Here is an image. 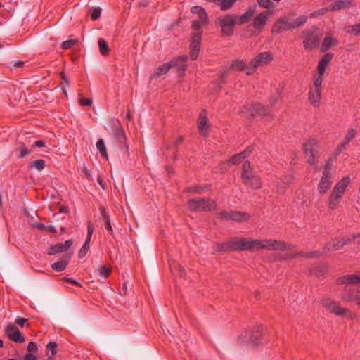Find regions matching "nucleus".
Masks as SVG:
<instances>
[{
  "label": "nucleus",
  "instance_id": "36",
  "mask_svg": "<svg viewBox=\"0 0 360 360\" xmlns=\"http://www.w3.org/2000/svg\"><path fill=\"white\" fill-rule=\"evenodd\" d=\"M111 273V269L107 266H103L97 269L96 276L103 279L106 278Z\"/></svg>",
  "mask_w": 360,
  "mask_h": 360
},
{
  "label": "nucleus",
  "instance_id": "43",
  "mask_svg": "<svg viewBox=\"0 0 360 360\" xmlns=\"http://www.w3.org/2000/svg\"><path fill=\"white\" fill-rule=\"evenodd\" d=\"M207 22V20L202 21V19L199 18L198 20H195L193 21L192 27L195 30V32H200V29L202 25Z\"/></svg>",
  "mask_w": 360,
  "mask_h": 360
},
{
  "label": "nucleus",
  "instance_id": "39",
  "mask_svg": "<svg viewBox=\"0 0 360 360\" xmlns=\"http://www.w3.org/2000/svg\"><path fill=\"white\" fill-rule=\"evenodd\" d=\"M345 31L347 33L354 34H360V22L354 25H348L344 28Z\"/></svg>",
  "mask_w": 360,
  "mask_h": 360
},
{
  "label": "nucleus",
  "instance_id": "48",
  "mask_svg": "<svg viewBox=\"0 0 360 360\" xmlns=\"http://www.w3.org/2000/svg\"><path fill=\"white\" fill-rule=\"evenodd\" d=\"M101 13V8L100 7H97L94 8L92 12L91 13V18L92 20H95L98 19Z\"/></svg>",
  "mask_w": 360,
  "mask_h": 360
},
{
  "label": "nucleus",
  "instance_id": "57",
  "mask_svg": "<svg viewBox=\"0 0 360 360\" xmlns=\"http://www.w3.org/2000/svg\"><path fill=\"white\" fill-rule=\"evenodd\" d=\"M45 146V142L42 140H38V141H36L32 145V147L34 148V147H39V148H42Z\"/></svg>",
  "mask_w": 360,
  "mask_h": 360
},
{
  "label": "nucleus",
  "instance_id": "47",
  "mask_svg": "<svg viewBox=\"0 0 360 360\" xmlns=\"http://www.w3.org/2000/svg\"><path fill=\"white\" fill-rule=\"evenodd\" d=\"M328 10H330L329 7L328 8H323L319 9V10L313 12L311 14V16L312 18H317V17H319L320 15H324Z\"/></svg>",
  "mask_w": 360,
  "mask_h": 360
},
{
  "label": "nucleus",
  "instance_id": "22",
  "mask_svg": "<svg viewBox=\"0 0 360 360\" xmlns=\"http://www.w3.org/2000/svg\"><path fill=\"white\" fill-rule=\"evenodd\" d=\"M352 6V1L349 0H338L329 6L330 10L336 11L341 10L345 8H349Z\"/></svg>",
  "mask_w": 360,
  "mask_h": 360
},
{
  "label": "nucleus",
  "instance_id": "53",
  "mask_svg": "<svg viewBox=\"0 0 360 360\" xmlns=\"http://www.w3.org/2000/svg\"><path fill=\"white\" fill-rule=\"evenodd\" d=\"M82 174H84L88 179L89 180H92L93 179V176L91 175V174L90 173V171L86 168V167H84L83 169H82Z\"/></svg>",
  "mask_w": 360,
  "mask_h": 360
},
{
  "label": "nucleus",
  "instance_id": "51",
  "mask_svg": "<svg viewBox=\"0 0 360 360\" xmlns=\"http://www.w3.org/2000/svg\"><path fill=\"white\" fill-rule=\"evenodd\" d=\"M245 64L243 61L237 60L233 63V68L237 70H242L245 68Z\"/></svg>",
  "mask_w": 360,
  "mask_h": 360
},
{
  "label": "nucleus",
  "instance_id": "50",
  "mask_svg": "<svg viewBox=\"0 0 360 360\" xmlns=\"http://www.w3.org/2000/svg\"><path fill=\"white\" fill-rule=\"evenodd\" d=\"M57 345L54 342H49L46 345L48 349H49L52 354V355H55L57 353L56 350Z\"/></svg>",
  "mask_w": 360,
  "mask_h": 360
},
{
  "label": "nucleus",
  "instance_id": "19",
  "mask_svg": "<svg viewBox=\"0 0 360 360\" xmlns=\"http://www.w3.org/2000/svg\"><path fill=\"white\" fill-rule=\"evenodd\" d=\"M290 22L286 17L280 18L274 24L272 32L279 33L287 30H291L288 27Z\"/></svg>",
  "mask_w": 360,
  "mask_h": 360
},
{
  "label": "nucleus",
  "instance_id": "23",
  "mask_svg": "<svg viewBox=\"0 0 360 360\" xmlns=\"http://www.w3.org/2000/svg\"><path fill=\"white\" fill-rule=\"evenodd\" d=\"M332 59V55L329 53H326L323 56V57L321 58L320 62L319 63L317 70L318 73L320 75H323L326 68L328 65V63Z\"/></svg>",
  "mask_w": 360,
  "mask_h": 360
},
{
  "label": "nucleus",
  "instance_id": "44",
  "mask_svg": "<svg viewBox=\"0 0 360 360\" xmlns=\"http://www.w3.org/2000/svg\"><path fill=\"white\" fill-rule=\"evenodd\" d=\"M207 187V185H205L203 186L190 187L188 188V191L194 193L201 194L205 191Z\"/></svg>",
  "mask_w": 360,
  "mask_h": 360
},
{
  "label": "nucleus",
  "instance_id": "42",
  "mask_svg": "<svg viewBox=\"0 0 360 360\" xmlns=\"http://www.w3.org/2000/svg\"><path fill=\"white\" fill-rule=\"evenodd\" d=\"M323 75L317 73L314 80V86L311 89H319L321 90L322 77Z\"/></svg>",
  "mask_w": 360,
  "mask_h": 360
},
{
  "label": "nucleus",
  "instance_id": "3",
  "mask_svg": "<svg viewBox=\"0 0 360 360\" xmlns=\"http://www.w3.org/2000/svg\"><path fill=\"white\" fill-rule=\"evenodd\" d=\"M248 21V13L241 16L233 15H226L218 18L221 32L226 35H230L233 32V27L235 25H240Z\"/></svg>",
  "mask_w": 360,
  "mask_h": 360
},
{
  "label": "nucleus",
  "instance_id": "62",
  "mask_svg": "<svg viewBox=\"0 0 360 360\" xmlns=\"http://www.w3.org/2000/svg\"><path fill=\"white\" fill-rule=\"evenodd\" d=\"M65 280L67 282H70V283H72V284H75V285H77V286H79V287L81 286V284H80V283H79L77 281H75V280H74V279H72V278H65Z\"/></svg>",
  "mask_w": 360,
  "mask_h": 360
},
{
  "label": "nucleus",
  "instance_id": "28",
  "mask_svg": "<svg viewBox=\"0 0 360 360\" xmlns=\"http://www.w3.org/2000/svg\"><path fill=\"white\" fill-rule=\"evenodd\" d=\"M172 68V63H167L160 65L151 76V79L165 75Z\"/></svg>",
  "mask_w": 360,
  "mask_h": 360
},
{
  "label": "nucleus",
  "instance_id": "25",
  "mask_svg": "<svg viewBox=\"0 0 360 360\" xmlns=\"http://www.w3.org/2000/svg\"><path fill=\"white\" fill-rule=\"evenodd\" d=\"M202 37L201 32H195L192 34V41L191 44V49L200 51V41Z\"/></svg>",
  "mask_w": 360,
  "mask_h": 360
},
{
  "label": "nucleus",
  "instance_id": "64",
  "mask_svg": "<svg viewBox=\"0 0 360 360\" xmlns=\"http://www.w3.org/2000/svg\"><path fill=\"white\" fill-rule=\"evenodd\" d=\"M61 76H62V79H63V81L65 82V83L67 85H69V82H68V78L66 77V76H65L63 73H61Z\"/></svg>",
  "mask_w": 360,
  "mask_h": 360
},
{
  "label": "nucleus",
  "instance_id": "16",
  "mask_svg": "<svg viewBox=\"0 0 360 360\" xmlns=\"http://www.w3.org/2000/svg\"><path fill=\"white\" fill-rule=\"evenodd\" d=\"M204 112L205 111L202 112L200 115L198 127L200 134L204 137H207L209 134L210 124L207 118L204 114Z\"/></svg>",
  "mask_w": 360,
  "mask_h": 360
},
{
  "label": "nucleus",
  "instance_id": "49",
  "mask_svg": "<svg viewBox=\"0 0 360 360\" xmlns=\"http://www.w3.org/2000/svg\"><path fill=\"white\" fill-rule=\"evenodd\" d=\"M258 4L264 8H269L274 6L270 0H257Z\"/></svg>",
  "mask_w": 360,
  "mask_h": 360
},
{
  "label": "nucleus",
  "instance_id": "31",
  "mask_svg": "<svg viewBox=\"0 0 360 360\" xmlns=\"http://www.w3.org/2000/svg\"><path fill=\"white\" fill-rule=\"evenodd\" d=\"M336 44H337V40L328 36V37H325V39L321 44V50L322 52H324L326 50H328L329 48H330L332 46L335 45Z\"/></svg>",
  "mask_w": 360,
  "mask_h": 360
},
{
  "label": "nucleus",
  "instance_id": "60",
  "mask_svg": "<svg viewBox=\"0 0 360 360\" xmlns=\"http://www.w3.org/2000/svg\"><path fill=\"white\" fill-rule=\"evenodd\" d=\"M24 360H37V358L32 354H26L24 356Z\"/></svg>",
  "mask_w": 360,
  "mask_h": 360
},
{
  "label": "nucleus",
  "instance_id": "54",
  "mask_svg": "<svg viewBox=\"0 0 360 360\" xmlns=\"http://www.w3.org/2000/svg\"><path fill=\"white\" fill-rule=\"evenodd\" d=\"M79 101L81 105H90L92 103L91 99H86L84 98H80Z\"/></svg>",
  "mask_w": 360,
  "mask_h": 360
},
{
  "label": "nucleus",
  "instance_id": "61",
  "mask_svg": "<svg viewBox=\"0 0 360 360\" xmlns=\"http://www.w3.org/2000/svg\"><path fill=\"white\" fill-rule=\"evenodd\" d=\"M30 155V150H28V149H22L21 150V152H20V156L21 157H24V156H26V155Z\"/></svg>",
  "mask_w": 360,
  "mask_h": 360
},
{
  "label": "nucleus",
  "instance_id": "20",
  "mask_svg": "<svg viewBox=\"0 0 360 360\" xmlns=\"http://www.w3.org/2000/svg\"><path fill=\"white\" fill-rule=\"evenodd\" d=\"M339 285L342 284H358L360 283V275L349 274L339 277L337 281Z\"/></svg>",
  "mask_w": 360,
  "mask_h": 360
},
{
  "label": "nucleus",
  "instance_id": "5",
  "mask_svg": "<svg viewBox=\"0 0 360 360\" xmlns=\"http://www.w3.org/2000/svg\"><path fill=\"white\" fill-rule=\"evenodd\" d=\"M321 304L328 311L336 316H351L349 309L342 307L339 301L334 300L330 297H323L321 300Z\"/></svg>",
  "mask_w": 360,
  "mask_h": 360
},
{
  "label": "nucleus",
  "instance_id": "7",
  "mask_svg": "<svg viewBox=\"0 0 360 360\" xmlns=\"http://www.w3.org/2000/svg\"><path fill=\"white\" fill-rule=\"evenodd\" d=\"M248 247L246 239L235 237L227 241L226 243L219 244L218 250L220 251L229 250H243Z\"/></svg>",
  "mask_w": 360,
  "mask_h": 360
},
{
  "label": "nucleus",
  "instance_id": "58",
  "mask_svg": "<svg viewBox=\"0 0 360 360\" xmlns=\"http://www.w3.org/2000/svg\"><path fill=\"white\" fill-rule=\"evenodd\" d=\"M94 232V226L93 225L89 222L87 225V236H91Z\"/></svg>",
  "mask_w": 360,
  "mask_h": 360
},
{
  "label": "nucleus",
  "instance_id": "52",
  "mask_svg": "<svg viewBox=\"0 0 360 360\" xmlns=\"http://www.w3.org/2000/svg\"><path fill=\"white\" fill-rule=\"evenodd\" d=\"M74 44V41L72 40H68L62 43L61 47L63 49H70L72 45Z\"/></svg>",
  "mask_w": 360,
  "mask_h": 360
},
{
  "label": "nucleus",
  "instance_id": "29",
  "mask_svg": "<svg viewBox=\"0 0 360 360\" xmlns=\"http://www.w3.org/2000/svg\"><path fill=\"white\" fill-rule=\"evenodd\" d=\"M101 214L103 221L104 226L108 231H112V227L110 224L109 215L107 214L103 207H100Z\"/></svg>",
  "mask_w": 360,
  "mask_h": 360
},
{
  "label": "nucleus",
  "instance_id": "45",
  "mask_svg": "<svg viewBox=\"0 0 360 360\" xmlns=\"http://www.w3.org/2000/svg\"><path fill=\"white\" fill-rule=\"evenodd\" d=\"M89 250V245L84 243L82 248L78 252L79 258H83Z\"/></svg>",
  "mask_w": 360,
  "mask_h": 360
},
{
  "label": "nucleus",
  "instance_id": "56",
  "mask_svg": "<svg viewBox=\"0 0 360 360\" xmlns=\"http://www.w3.org/2000/svg\"><path fill=\"white\" fill-rule=\"evenodd\" d=\"M27 319L25 318H17L15 320V323L20 326V327H23L24 324L27 322Z\"/></svg>",
  "mask_w": 360,
  "mask_h": 360
},
{
  "label": "nucleus",
  "instance_id": "11",
  "mask_svg": "<svg viewBox=\"0 0 360 360\" xmlns=\"http://www.w3.org/2000/svg\"><path fill=\"white\" fill-rule=\"evenodd\" d=\"M272 60V57L269 53H262L259 54L249 65V75L253 72L255 68L259 65H264Z\"/></svg>",
  "mask_w": 360,
  "mask_h": 360
},
{
  "label": "nucleus",
  "instance_id": "6",
  "mask_svg": "<svg viewBox=\"0 0 360 360\" xmlns=\"http://www.w3.org/2000/svg\"><path fill=\"white\" fill-rule=\"evenodd\" d=\"M217 204L210 199L196 198L188 200V207L191 211H210L216 208Z\"/></svg>",
  "mask_w": 360,
  "mask_h": 360
},
{
  "label": "nucleus",
  "instance_id": "41",
  "mask_svg": "<svg viewBox=\"0 0 360 360\" xmlns=\"http://www.w3.org/2000/svg\"><path fill=\"white\" fill-rule=\"evenodd\" d=\"M98 43L101 53L103 56L108 54V47L106 41L103 39H100Z\"/></svg>",
  "mask_w": 360,
  "mask_h": 360
},
{
  "label": "nucleus",
  "instance_id": "13",
  "mask_svg": "<svg viewBox=\"0 0 360 360\" xmlns=\"http://www.w3.org/2000/svg\"><path fill=\"white\" fill-rule=\"evenodd\" d=\"M5 333L8 338L15 342H24L25 338L14 325H8L5 329Z\"/></svg>",
  "mask_w": 360,
  "mask_h": 360
},
{
  "label": "nucleus",
  "instance_id": "8",
  "mask_svg": "<svg viewBox=\"0 0 360 360\" xmlns=\"http://www.w3.org/2000/svg\"><path fill=\"white\" fill-rule=\"evenodd\" d=\"M359 237L360 233H358L345 237L333 239L330 243L326 244V245L324 247V249L327 250L328 251L338 250L344 245L351 243L355 239L359 238Z\"/></svg>",
  "mask_w": 360,
  "mask_h": 360
},
{
  "label": "nucleus",
  "instance_id": "33",
  "mask_svg": "<svg viewBox=\"0 0 360 360\" xmlns=\"http://www.w3.org/2000/svg\"><path fill=\"white\" fill-rule=\"evenodd\" d=\"M307 20V17L305 15H301L296 18L294 21L292 22H290L288 27L290 29H295L300 26L303 25Z\"/></svg>",
  "mask_w": 360,
  "mask_h": 360
},
{
  "label": "nucleus",
  "instance_id": "63",
  "mask_svg": "<svg viewBox=\"0 0 360 360\" xmlns=\"http://www.w3.org/2000/svg\"><path fill=\"white\" fill-rule=\"evenodd\" d=\"M98 184L101 185V188H102L103 189H105V184H103V179H102L100 176H98Z\"/></svg>",
  "mask_w": 360,
  "mask_h": 360
},
{
  "label": "nucleus",
  "instance_id": "34",
  "mask_svg": "<svg viewBox=\"0 0 360 360\" xmlns=\"http://www.w3.org/2000/svg\"><path fill=\"white\" fill-rule=\"evenodd\" d=\"M68 260H60L51 264L53 270L60 272L65 270L68 266Z\"/></svg>",
  "mask_w": 360,
  "mask_h": 360
},
{
  "label": "nucleus",
  "instance_id": "40",
  "mask_svg": "<svg viewBox=\"0 0 360 360\" xmlns=\"http://www.w3.org/2000/svg\"><path fill=\"white\" fill-rule=\"evenodd\" d=\"M44 165H45V162L44 161L43 159H37V160L32 162L30 164V167L35 168L38 171H41L44 169Z\"/></svg>",
  "mask_w": 360,
  "mask_h": 360
},
{
  "label": "nucleus",
  "instance_id": "4",
  "mask_svg": "<svg viewBox=\"0 0 360 360\" xmlns=\"http://www.w3.org/2000/svg\"><path fill=\"white\" fill-rule=\"evenodd\" d=\"M350 181L349 176H344L335 184L329 199V209L334 210L336 208L340 200L342 198L347 186L349 185Z\"/></svg>",
  "mask_w": 360,
  "mask_h": 360
},
{
  "label": "nucleus",
  "instance_id": "59",
  "mask_svg": "<svg viewBox=\"0 0 360 360\" xmlns=\"http://www.w3.org/2000/svg\"><path fill=\"white\" fill-rule=\"evenodd\" d=\"M199 51L191 49V58L193 60H195L198 57Z\"/></svg>",
  "mask_w": 360,
  "mask_h": 360
},
{
  "label": "nucleus",
  "instance_id": "35",
  "mask_svg": "<svg viewBox=\"0 0 360 360\" xmlns=\"http://www.w3.org/2000/svg\"><path fill=\"white\" fill-rule=\"evenodd\" d=\"M191 12L193 14H197L198 15V18L202 19V21H205L207 20V14L205 13V9L198 6H193L191 8Z\"/></svg>",
  "mask_w": 360,
  "mask_h": 360
},
{
  "label": "nucleus",
  "instance_id": "55",
  "mask_svg": "<svg viewBox=\"0 0 360 360\" xmlns=\"http://www.w3.org/2000/svg\"><path fill=\"white\" fill-rule=\"evenodd\" d=\"M27 349L30 352H35L37 350V347L34 342H30L27 345Z\"/></svg>",
  "mask_w": 360,
  "mask_h": 360
},
{
  "label": "nucleus",
  "instance_id": "27",
  "mask_svg": "<svg viewBox=\"0 0 360 360\" xmlns=\"http://www.w3.org/2000/svg\"><path fill=\"white\" fill-rule=\"evenodd\" d=\"M356 134V131L353 129H350L345 135L343 141L338 146V150H341L345 148L349 141L355 137Z\"/></svg>",
  "mask_w": 360,
  "mask_h": 360
},
{
  "label": "nucleus",
  "instance_id": "24",
  "mask_svg": "<svg viewBox=\"0 0 360 360\" xmlns=\"http://www.w3.org/2000/svg\"><path fill=\"white\" fill-rule=\"evenodd\" d=\"M340 298L346 302H355L356 304L360 308V295L345 292L340 295Z\"/></svg>",
  "mask_w": 360,
  "mask_h": 360
},
{
  "label": "nucleus",
  "instance_id": "1",
  "mask_svg": "<svg viewBox=\"0 0 360 360\" xmlns=\"http://www.w3.org/2000/svg\"><path fill=\"white\" fill-rule=\"evenodd\" d=\"M270 334L266 326L256 323L253 326L249 335V348L259 349L269 344Z\"/></svg>",
  "mask_w": 360,
  "mask_h": 360
},
{
  "label": "nucleus",
  "instance_id": "30",
  "mask_svg": "<svg viewBox=\"0 0 360 360\" xmlns=\"http://www.w3.org/2000/svg\"><path fill=\"white\" fill-rule=\"evenodd\" d=\"M321 90L311 89L309 93V99L311 103L314 105H318L321 98Z\"/></svg>",
  "mask_w": 360,
  "mask_h": 360
},
{
  "label": "nucleus",
  "instance_id": "26",
  "mask_svg": "<svg viewBox=\"0 0 360 360\" xmlns=\"http://www.w3.org/2000/svg\"><path fill=\"white\" fill-rule=\"evenodd\" d=\"M187 60L186 56H181L175 60L171 61L172 63V67L175 66L179 70L184 71L186 68V61Z\"/></svg>",
  "mask_w": 360,
  "mask_h": 360
},
{
  "label": "nucleus",
  "instance_id": "14",
  "mask_svg": "<svg viewBox=\"0 0 360 360\" xmlns=\"http://www.w3.org/2000/svg\"><path fill=\"white\" fill-rule=\"evenodd\" d=\"M321 38V34L318 32V29L314 27L310 34H308L305 41L304 46L307 49H311L316 47Z\"/></svg>",
  "mask_w": 360,
  "mask_h": 360
},
{
  "label": "nucleus",
  "instance_id": "18",
  "mask_svg": "<svg viewBox=\"0 0 360 360\" xmlns=\"http://www.w3.org/2000/svg\"><path fill=\"white\" fill-rule=\"evenodd\" d=\"M321 255V253L317 251H311L309 252H297L294 250V251H292L290 252H287L285 254V259H292L295 258L298 256H302L305 257L307 258H314V257H318Z\"/></svg>",
  "mask_w": 360,
  "mask_h": 360
},
{
  "label": "nucleus",
  "instance_id": "32",
  "mask_svg": "<svg viewBox=\"0 0 360 360\" xmlns=\"http://www.w3.org/2000/svg\"><path fill=\"white\" fill-rule=\"evenodd\" d=\"M251 111H252V112H251L252 116H256V115L262 116V115H267L266 110L264 107H262V105H260L259 104L253 105L252 107Z\"/></svg>",
  "mask_w": 360,
  "mask_h": 360
},
{
  "label": "nucleus",
  "instance_id": "37",
  "mask_svg": "<svg viewBox=\"0 0 360 360\" xmlns=\"http://www.w3.org/2000/svg\"><path fill=\"white\" fill-rule=\"evenodd\" d=\"M249 185H250L251 187H252V188H254V189L260 188V186H261L260 178L255 174H252L251 176H249Z\"/></svg>",
  "mask_w": 360,
  "mask_h": 360
},
{
  "label": "nucleus",
  "instance_id": "9",
  "mask_svg": "<svg viewBox=\"0 0 360 360\" xmlns=\"http://www.w3.org/2000/svg\"><path fill=\"white\" fill-rule=\"evenodd\" d=\"M296 245L292 243H287L281 240H275L272 238L267 239V249L273 251H288L290 252L294 251Z\"/></svg>",
  "mask_w": 360,
  "mask_h": 360
},
{
  "label": "nucleus",
  "instance_id": "17",
  "mask_svg": "<svg viewBox=\"0 0 360 360\" xmlns=\"http://www.w3.org/2000/svg\"><path fill=\"white\" fill-rule=\"evenodd\" d=\"M218 215L221 219L236 221H240L245 217V214L236 211H223L218 213Z\"/></svg>",
  "mask_w": 360,
  "mask_h": 360
},
{
  "label": "nucleus",
  "instance_id": "38",
  "mask_svg": "<svg viewBox=\"0 0 360 360\" xmlns=\"http://www.w3.org/2000/svg\"><path fill=\"white\" fill-rule=\"evenodd\" d=\"M97 150L100 152L101 156L105 158L108 157L106 148L105 146L104 140L103 139H100L96 144Z\"/></svg>",
  "mask_w": 360,
  "mask_h": 360
},
{
  "label": "nucleus",
  "instance_id": "2",
  "mask_svg": "<svg viewBox=\"0 0 360 360\" xmlns=\"http://www.w3.org/2000/svg\"><path fill=\"white\" fill-rule=\"evenodd\" d=\"M333 167L330 160H328L325 162L324 165L320 169L323 175L317 184V191L319 194H325L330 189L333 182Z\"/></svg>",
  "mask_w": 360,
  "mask_h": 360
},
{
  "label": "nucleus",
  "instance_id": "15",
  "mask_svg": "<svg viewBox=\"0 0 360 360\" xmlns=\"http://www.w3.org/2000/svg\"><path fill=\"white\" fill-rule=\"evenodd\" d=\"M72 245V240H67L64 243H57L50 247L48 255H53L67 251Z\"/></svg>",
  "mask_w": 360,
  "mask_h": 360
},
{
  "label": "nucleus",
  "instance_id": "10",
  "mask_svg": "<svg viewBox=\"0 0 360 360\" xmlns=\"http://www.w3.org/2000/svg\"><path fill=\"white\" fill-rule=\"evenodd\" d=\"M273 11H266L257 15L253 18L252 25L257 32H259L262 30L266 24L268 18L273 13Z\"/></svg>",
  "mask_w": 360,
  "mask_h": 360
},
{
  "label": "nucleus",
  "instance_id": "12",
  "mask_svg": "<svg viewBox=\"0 0 360 360\" xmlns=\"http://www.w3.org/2000/svg\"><path fill=\"white\" fill-rule=\"evenodd\" d=\"M319 148L318 141L315 138H310L304 143L305 155L310 158H314L319 155Z\"/></svg>",
  "mask_w": 360,
  "mask_h": 360
},
{
  "label": "nucleus",
  "instance_id": "46",
  "mask_svg": "<svg viewBox=\"0 0 360 360\" xmlns=\"http://www.w3.org/2000/svg\"><path fill=\"white\" fill-rule=\"evenodd\" d=\"M169 266H170V269L172 271L176 270L179 272L181 276H184V269L182 267V266H181L180 264H176L174 262L173 264H170Z\"/></svg>",
  "mask_w": 360,
  "mask_h": 360
},
{
  "label": "nucleus",
  "instance_id": "21",
  "mask_svg": "<svg viewBox=\"0 0 360 360\" xmlns=\"http://www.w3.org/2000/svg\"><path fill=\"white\" fill-rule=\"evenodd\" d=\"M267 249V239L249 240V250Z\"/></svg>",
  "mask_w": 360,
  "mask_h": 360
}]
</instances>
